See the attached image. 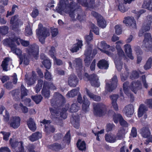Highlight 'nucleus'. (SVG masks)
<instances>
[{
  "mask_svg": "<svg viewBox=\"0 0 152 152\" xmlns=\"http://www.w3.org/2000/svg\"><path fill=\"white\" fill-rule=\"evenodd\" d=\"M72 0H61L58 6L56 8V10L60 14H61L63 11L67 13H68L70 16L72 18L75 17L73 14L75 12V10H73V4Z\"/></svg>",
  "mask_w": 152,
  "mask_h": 152,
  "instance_id": "f257e3e1",
  "label": "nucleus"
},
{
  "mask_svg": "<svg viewBox=\"0 0 152 152\" xmlns=\"http://www.w3.org/2000/svg\"><path fill=\"white\" fill-rule=\"evenodd\" d=\"M116 44V48L117 50L118 58H115L114 60L116 67L118 70L119 71L121 70L122 65L120 60L121 58L125 59L126 58L124 56V51L121 48V46L124 44L123 42L119 41L117 42Z\"/></svg>",
  "mask_w": 152,
  "mask_h": 152,
  "instance_id": "f03ea898",
  "label": "nucleus"
},
{
  "mask_svg": "<svg viewBox=\"0 0 152 152\" xmlns=\"http://www.w3.org/2000/svg\"><path fill=\"white\" fill-rule=\"evenodd\" d=\"M126 133V132L124 129L122 128L118 130L116 135L111 134H106L105 136V140L108 142L114 143L118 140L123 139Z\"/></svg>",
  "mask_w": 152,
  "mask_h": 152,
  "instance_id": "7ed1b4c3",
  "label": "nucleus"
},
{
  "mask_svg": "<svg viewBox=\"0 0 152 152\" xmlns=\"http://www.w3.org/2000/svg\"><path fill=\"white\" fill-rule=\"evenodd\" d=\"M128 83L127 82L123 84L124 91L125 94H126L127 96H130L131 98H132V95L129 93V88L134 93H136L137 91L141 88V83L137 82L135 80L132 83L129 87H128Z\"/></svg>",
  "mask_w": 152,
  "mask_h": 152,
  "instance_id": "20e7f679",
  "label": "nucleus"
},
{
  "mask_svg": "<svg viewBox=\"0 0 152 152\" xmlns=\"http://www.w3.org/2000/svg\"><path fill=\"white\" fill-rule=\"evenodd\" d=\"M36 33L39 41L42 43H44L45 38L50 35L48 30L43 27L41 23L39 24L38 28L36 30Z\"/></svg>",
  "mask_w": 152,
  "mask_h": 152,
  "instance_id": "39448f33",
  "label": "nucleus"
},
{
  "mask_svg": "<svg viewBox=\"0 0 152 152\" xmlns=\"http://www.w3.org/2000/svg\"><path fill=\"white\" fill-rule=\"evenodd\" d=\"M3 44L5 46L10 47L12 51L18 56H20L22 53V51L20 49L16 48L15 44V41L13 39L10 38L6 39L3 41Z\"/></svg>",
  "mask_w": 152,
  "mask_h": 152,
  "instance_id": "423d86ee",
  "label": "nucleus"
},
{
  "mask_svg": "<svg viewBox=\"0 0 152 152\" xmlns=\"http://www.w3.org/2000/svg\"><path fill=\"white\" fill-rule=\"evenodd\" d=\"M152 37L151 34L148 33H145V39L143 41L142 48L146 51H152Z\"/></svg>",
  "mask_w": 152,
  "mask_h": 152,
  "instance_id": "0eeeda50",
  "label": "nucleus"
},
{
  "mask_svg": "<svg viewBox=\"0 0 152 152\" xmlns=\"http://www.w3.org/2000/svg\"><path fill=\"white\" fill-rule=\"evenodd\" d=\"M63 141L62 146L60 144L55 143L53 145L52 148L56 151H58L62 149L66 144H69L70 141V135L69 132L66 134L64 138Z\"/></svg>",
  "mask_w": 152,
  "mask_h": 152,
  "instance_id": "6e6552de",
  "label": "nucleus"
},
{
  "mask_svg": "<svg viewBox=\"0 0 152 152\" xmlns=\"http://www.w3.org/2000/svg\"><path fill=\"white\" fill-rule=\"evenodd\" d=\"M83 79L86 81L90 80L92 86L97 87L99 86L100 83L98 81V77L95 74H94L89 76L88 74L86 73L83 75Z\"/></svg>",
  "mask_w": 152,
  "mask_h": 152,
  "instance_id": "1a4fd4ad",
  "label": "nucleus"
},
{
  "mask_svg": "<svg viewBox=\"0 0 152 152\" xmlns=\"http://www.w3.org/2000/svg\"><path fill=\"white\" fill-rule=\"evenodd\" d=\"M94 113L96 116H101L104 115L106 111L105 106L99 104L93 105Z\"/></svg>",
  "mask_w": 152,
  "mask_h": 152,
  "instance_id": "9d476101",
  "label": "nucleus"
},
{
  "mask_svg": "<svg viewBox=\"0 0 152 152\" xmlns=\"http://www.w3.org/2000/svg\"><path fill=\"white\" fill-rule=\"evenodd\" d=\"M56 88L55 86L50 83H48L45 82L42 90V94L45 97L48 98L50 95V92L48 89H50L52 90H54Z\"/></svg>",
  "mask_w": 152,
  "mask_h": 152,
  "instance_id": "9b49d317",
  "label": "nucleus"
},
{
  "mask_svg": "<svg viewBox=\"0 0 152 152\" xmlns=\"http://www.w3.org/2000/svg\"><path fill=\"white\" fill-rule=\"evenodd\" d=\"M117 77L114 76L111 80L106 83L105 89L109 91H111L117 86Z\"/></svg>",
  "mask_w": 152,
  "mask_h": 152,
  "instance_id": "f8f14e48",
  "label": "nucleus"
},
{
  "mask_svg": "<svg viewBox=\"0 0 152 152\" xmlns=\"http://www.w3.org/2000/svg\"><path fill=\"white\" fill-rule=\"evenodd\" d=\"M72 61H73L72 65L71 61L69 62V69H72L74 67L76 68V70L79 69L80 70L82 69L81 61L80 58H78L74 59L73 58Z\"/></svg>",
  "mask_w": 152,
  "mask_h": 152,
  "instance_id": "ddd939ff",
  "label": "nucleus"
},
{
  "mask_svg": "<svg viewBox=\"0 0 152 152\" xmlns=\"http://www.w3.org/2000/svg\"><path fill=\"white\" fill-rule=\"evenodd\" d=\"M134 0H123L118 1L117 2V5L119 10L121 12H124L127 10V9L126 8L125 5L131 3Z\"/></svg>",
  "mask_w": 152,
  "mask_h": 152,
  "instance_id": "4468645a",
  "label": "nucleus"
},
{
  "mask_svg": "<svg viewBox=\"0 0 152 152\" xmlns=\"http://www.w3.org/2000/svg\"><path fill=\"white\" fill-rule=\"evenodd\" d=\"M98 48L102 52L106 53L107 55L112 56L111 52L107 50V49L110 48V46L107 44L104 41H102L98 43Z\"/></svg>",
  "mask_w": 152,
  "mask_h": 152,
  "instance_id": "2eb2a0df",
  "label": "nucleus"
},
{
  "mask_svg": "<svg viewBox=\"0 0 152 152\" xmlns=\"http://www.w3.org/2000/svg\"><path fill=\"white\" fill-rule=\"evenodd\" d=\"M13 140L11 139L10 140V143L13 148H15V152H24V148L23 146V143L22 142H13Z\"/></svg>",
  "mask_w": 152,
  "mask_h": 152,
  "instance_id": "dca6fc26",
  "label": "nucleus"
},
{
  "mask_svg": "<svg viewBox=\"0 0 152 152\" xmlns=\"http://www.w3.org/2000/svg\"><path fill=\"white\" fill-rule=\"evenodd\" d=\"M10 24H11V28L15 30L16 28H17L19 26L21 25L23 23L18 19V15H15L11 18L10 21Z\"/></svg>",
  "mask_w": 152,
  "mask_h": 152,
  "instance_id": "f3484780",
  "label": "nucleus"
},
{
  "mask_svg": "<svg viewBox=\"0 0 152 152\" xmlns=\"http://www.w3.org/2000/svg\"><path fill=\"white\" fill-rule=\"evenodd\" d=\"M147 25L144 26L142 29L140 31L139 33V36L140 37L142 36L143 35V31H148L150 29L151 24L152 23V16H149L147 17Z\"/></svg>",
  "mask_w": 152,
  "mask_h": 152,
  "instance_id": "a211bd4d",
  "label": "nucleus"
},
{
  "mask_svg": "<svg viewBox=\"0 0 152 152\" xmlns=\"http://www.w3.org/2000/svg\"><path fill=\"white\" fill-rule=\"evenodd\" d=\"M38 46L35 44H34L30 46L29 47V50L27 51L30 55H33L36 59H37L38 57Z\"/></svg>",
  "mask_w": 152,
  "mask_h": 152,
  "instance_id": "6ab92c4d",
  "label": "nucleus"
},
{
  "mask_svg": "<svg viewBox=\"0 0 152 152\" xmlns=\"http://www.w3.org/2000/svg\"><path fill=\"white\" fill-rule=\"evenodd\" d=\"M113 119L114 122L115 123H118L119 121L120 124L124 127L128 126V124L124 120L120 114H115L113 115Z\"/></svg>",
  "mask_w": 152,
  "mask_h": 152,
  "instance_id": "aec40b11",
  "label": "nucleus"
},
{
  "mask_svg": "<svg viewBox=\"0 0 152 152\" xmlns=\"http://www.w3.org/2000/svg\"><path fill=\"white\" fill-rule=\"evenodd\" d=\"M20 119L19 117L15 116L12 117L10 120V126L14 129L18 128L20 125Z\"/></svg>",
  "mask_w": 152,
  "mask_h": 152,
  "instance_id": "412c9836",
  "label": "nucleus"
},
{
  "mask_svg": "<svg viewBox=\"0 0 152 152\" xmlns=\"http://www.w3.org/2000/svg\"><path fill=\"white\" fill-rule=\"evenodd\" d=\"M50 48L48 54L50 57L53 59L54 64L59 65L62 64V61L59 59H57L55 56L56 52L55 48L51 47Z\"/></svg>",
  "mask_w": 152,
  "mask_h": 152,
  "instance_id": "4be33fe9",
  "label": "nucleus"
},
{
  "mask_svg": "<svg viewBox=\"0 0 152 152\" xmlns=\"http://www.w3.org/2000/svg\"><path fill=\"white\" fill-rule=\"evenodd\" d=\"M41 123L45 125V131L47 133L50 132H53L55 131V129L49 125L50 123V121H47L45 119L40 122Z\"/></svg>",
  "mask_w": 152,
  "mask_h": 152,
  "instance_id": "5701e85b",
  "label": "nucleus"
},
{
  "mask_svg": "<svg viewBox=\"0 0 152 152\" xmlns=\"http://www.w3.org/2000/svg\"><path fill=\"white\" fill-rule=\"evenodd\" d=\"M123 23L126 26H132L133 28H136V23L133 17H127L124 18Z\"/></svg>",
  "mask_w": 152,
  "mask_h": 152,
  "instance_id": "b1692460",
  "label": "nucleus"
},
{
  "mask_svg": "<svg viewBox=\"0 0 152 152\" xmlns=\"http://www.w3.org/2000/svg\"><path fill=\"white\" fill-rule=\"evenodd\" d=\"M83 46L82 41L81 40H78L77 42L75 44L73 45L69 49L73 53L77 52Z\"/></svg>",
  "mask_w": 152,
  "mask_h": 152,
  "instance_id": "393cba45",
  "label": "nucleus"
},
{
  "mask_svg": "<svg viewBox=\"0 0 152 152\" xmlns=\"http://www.w3.org/2000/svg\"><path fill=\"white\" fill-rule=\"evenodd\" d=\"M12 39H13L18 45H19L20 43L21 45L24 46H27L29 44V42L28 41H26L21 39L17 37H15L13 36V37L10 38Z\"/></svg>",
  "mask_w": 152,
  "mask_h": 152,
  "instance_id": "a878e982",
  "label": "nucleus"
},
{
  "mask_svg": "<svg viewBox=\"0 0 152 152\" xmlns=\"http://www.w3.org/2000/svg\"><path fill=\"white\" fill-rule=\"evenodd\" d=\"M78 82L77 77L75 75H71L69 77L68 83L70 86L73 87H75Z\"/></svg>",
  "mask_w": 152,
  "mask_h": 152,
  "instance_id": "bb28decb",
  "label": "nucleus"
},
{
  "mask_svg": "<svg viewBox=\"0 0 152 152\" xmlns=\"http://www.w3.org/2000/svg\"><path fill=\"white\" fill-rule=\"evenodd\" d=\"M124 112L126 116L128 117H130V116L133 114L134 112L133 105L129 104L126 106L124 109Z\"/></svg>",
  "mask_w": 152,
  "mask_h": 152,
  "instance_id": "cd10ccee",
  "label": "nucleus"
},
{
  "mask_svg": "<svg viewBox=\"0 0 152 152\" xmlns=\"http://www.w3.org/2000/svg\"><path fill=\"white\" fill-rule=\"evenodd\" d=\"M124 51L127 56L131 59H133L134 57L132 53L131 45L129 44H126L124 45Z\"/></svg>",
  "mask_w": 152,
  "mask_h": 152,
  "instance_id": "c85d7f7f",
  "label": "nucleus"
},
{
  "mask_svg": "<svg viewBox=\"0 0 152 152\" xmlns=\"http://www.w3.org/2000/svg\"><path fill=\"white\" fill-rule=\"evenodd\" d=\"M26 76V81L28 85H31L35 83L36 80V77L35 72H32V75L31 77L28 78L27 77V76Z\"/></svg>",
  "mask_w": 152,
  "mask_h": 152,
  "instance_id": "c756f323",
  "label": "nucleus"
},
{
  "mask_svg": "<svg viewBox=\"0 0 152 152\" xmlns=\"http://www.w3.org/2000/svg\"><path fill=\"white\" fill-rule=\"evenodd\" d=\"M140 133L142 136L144 138H148L151 135L150 131L148 127H144L141 129Z\"/></svg>",
  "mask_w": 152,
  "mask_h": 152,
  "instance_id": "7c9ffc66",
  "label": "nucleus"
},
{
  "mask_svg": "<svg viewBox=\"0 0 152 152\" xmlns=\"http://www.w3.org/2000/svg\"><path fill=\"white\" fill-rule=\"evenodd\" d=\"M78 3L81 4V5L84 7H89L92 8L93 7V5L94 3V0H88L89 3L88 4L86 3V0H77Z\"/></svg>",
  "mask_w": 152,
  "mask_h": 152,
  "instance_id": "2f4dec72",
  "label": "nucleus"
},
{
  "mask_svg": "<svg viewBox=\"0 0 152 152\" xmlns=\"http://www.w3.org/2000/svg\"><path fill=\"white\" fill-rule=\"evenodd\" d=\"M9 63L11 64L12 61L11 60L8 58H5L2 61L1 66L4 70L7 71L10 69H8L7 67Z\"/></svg>",
  "mask_w": 152,
  "mask_h": 152,
  "instance_id": "473e14b6",
  "label": "nucleus"
},
{
  "mask_svg": "<svg viewBox=\"0 0 152 152\" xmlns=\"http://www.w3.org/2000/svg\"><path fill=\"white\" fill-rule=\"evenodd\" d=\"M91 50L90 48L89 50L86 49L85 52V55L86 56V58L84 61L86 64L90 62L91 60H92L93 57L90 56L91 55Z\"/></svg>",
  "mask_w": 152,
  "mask_h": 152,
  "instance_id": "72a5a7b5",
  "label": "nucleus"
},
{
  "mask_svg": "<svg viewBox=\"0 0 152 152\" xmlns=\"http://www.w3.org/2000/svg\"><path fill=\"white\" fill-rule=\"evenodd\" d=\"M97 66L100 69H106L108 67V64L107 61L102 60L98 62Z\"/></svg>",
  "mask_w": 152,
  "mask_h": 152,
  "instance_id": "f704fd0d",
  "label": "nucleus"
},
{
  "mask_svg": "<svg viewBox=\"0 0 152 152\" xmlns=\"http://www.w3.org/2000/svg\"><path fill=\"white\" fill-rule=\"evenodd\" d=\"M77 146L78 149L81 151H85L86 149V145L84 141L79 140L77 143Z\"/></svg>",
  "mask_w": 152,
  "mask_h": 152,
  "instance_id": "c9c22d12",
  "label": "nucleus"
},
{
  "mask_svg": "<svg viewBox=\"0 0 152 152\" xmlns=\"http://www.w3.org/2000/svg\"><path fill=\"white\" fill-rule=\"evenodd\" d=\"M42 134L39 132H36L33 134L29 137V139L32 142L36 141L42 137Z\"/></svg>",
  "mask_w": 152,
  "mask_h": 152,
  "instance_id": "e433bc0d",
  "label": "nucleus"
},
{
  "mask_svg": "<svg viewBox=\"0 0 152 152\" xmlns=\"http://www.w3.org/2000/svg\"><path fill=\"white\" fill-rule=\"evenodd\" d=\"M142 7L143 8L146 9L150 10H152V0L145 1Z\"/></svg>",
  "mask_w": 152,
  "mask_h": 152,
  "instance_id": "4c0bfd02",
  "label": "nucleus"
},
{
  "mask_svg": "<svg viewBox=\"0 0 152 152\" xmlns=\"http://www.w3.org/2000/svg\"><path fill=\"white\" fill-rule=\"evenodd\" d=\"M86 91L87 95L91 99H92L96 101H98L100 100L101 98L99 96L94 95L87 88L86 89Z\"/></svg>",
  "mask_w": 152,
  "mask_h": 152,
  "instance_id": "58836bf2",
  "label": "nucleus"
},
{
  "mask_svg": "<svg viewBox=\"0 0 152 152\" xmlns=\"http://www.w3.org/2000/svg\"><path fill=\"white\" fill-rule=\"evenodd\" d=\"M5 111V114L3 115L4 120L8 121L9 120V113L5 109V108L3 106H0V114H2L3 111Z\"/></svg>",
  "mask_w": 152,
  "mask_h": 152,
  "instance_id": "ea45409f",
  "label": "nucleus"
},
{
  "mask_svg": "<svg viewBox=\"0 0 152 152\" xmlns=\"http://www.w3.org/2000/svg\"><path fill=\"white\" fill-rule=\"evenodd\" d=\"M26 27L25 30V34L27 36L31 35L32 34L31 29L32 24L30 23L29 22L26 25Z\"/></svg>",
  "mask_w": 152,
  "mask_h": 152,
  "instance_id": "a19ab883",
  "label": "nucleus"
},
{
  "mask_svg": "<svg viewBox=\"0 0 152 152\" xmlns=\"http://www.w3.org/2000/svg\"><path fill=\"white\" fill-rule=\"evenodd\" d=\"M27 124L29 129L32 131H34L36 127L34 120L31 118H30L27 122Z\"/></svg>",
  "mask_w": 152,
  "mask_h": 152,
  "instance_id": "79ce46f5",
  "label": "nucleus"
},
{
  "mask_svg": "<svg viewBox=\"0 0 152 152\" xmlns=\"http://www.w3.org/2000/svg\"><path fill=\"white\" fill-rule=\"evenodd\" d=\"M72 117V124L75 128L77 129L79 126V118L78 115Z\"/></svg>",
  "mask_w": 152,
  "mask_h": 152,
  "instance_id": "37998d69",
  "label": "nucleus"
},
{
  "mask_svg": "<svg viewBox=\"0 0 152 152\" xmlns=\"http://www.w3.org/2000/svg\"><path fill=\"white\" fill-rule=\"evenodd\" d=\"M84 100L83 104V110L85 112H86L89 107L90 104V102L88 100L86 96H83Z\"/></svg>",
  "mask_w": 152,
  "mask_h": 152,
  "instance_id": "c03bdc74",
  "label": "nucleus"
},
{
  "mask_svg": "<svg viewBox=\"0 0 152 152\" xmlns=\"http://www.w3.org/2000/svg\"><path fill=\"white\" fill-rule=\"evenodd\" d=\"M147 110V108L144 104H142L140 105L138 113V116L139 117H141Z\"/></svg>",
  "mask_w": 152,
  "mask_h": 152,
  "instance_id": "a18cd8bd",
  "label": "nucleus"
},
{
  "mask_svg": "<svg viewBox=\"0 0 152 152\" xmlns=\"http://www.w3.org/2000/svg\"><path fill=\"white\" fill-rule=\"evenodd\" d=\"M50 110L51 113V118H57V116L58 115V110L55 107L53 108H50Z\"/></svg>",
  "mask_w": 152,
  "mask_h": 152,
  "instance_id": "49530a36",
  "label": "nucleus"
},
{
  "mask_svg": "<svg viewBox=\"0 0 152 152\" xmlns=\"http://www.w3.org/2000/svg\"><path fill=\"white\" fill-rule=\"evenodd\" d=\"M79 91L78 89H73L68 92L66 96L67 97H72L77 95Z\"/></svg>",
  "mask_w": 152,
  "mask_h": 152,
  "instance_id": "de8ad7c7",
  "label": "nucleus"
},
{
  "mask_svg": "<svg viewBox=\"0 0 152 152\" xmlns=\"http://www.w3.org/2000/svg\"><path fill=\"white\" fill-rule=\"evenodd\" d=\"M98 25L102 28H104L106 26V22L102 18V19L98 18L97 20Z\"/></svg>",
  "mask_w": 152,
  "mask_h": 152,
  "instance_id": "09e8293b",
  "label": "nucleus"
},
{
  "mask_svg": "<svg viewBox=\"0 0 152 152\" xmlns=\"http://www.w3.org/2000/svg\"><path fill=\"white\" fill-rule=\"evenodd\" d=\"M69 106V104H67L66 105L65 108H64L63 110V111L61 112L60 114V117L61 118H62L63 119H65L66 118V115L65 113V112L68 109Z\"/></svg>",
  "mask_w": 152,
  "mask_h": 152,
  "instance_id": "8fccbe9b",
  "label": "nucleus"
},
{
  "mask_svg": "<svg viewBox=\"0 0 152 152\" xmlns=\"http://www.w3.org/2000/svg\"><path fill=\"white\" fill-rule=\"evenodd\" d=\"M42 64L47 69H49L51 66V63L49 59H46L42 62Z\"/></svg>",
  "mask_w": 152,
  "mask_h": 152,
  "instance_id": "3c124183",
  "label": "nucleus"
},
{
  "mask_svg": "<svg viewBox=\"0 0 152 152\" xmlns=\"http://www.w3.org/2000/svg\"><path fill=\"white\" fill-rule=\"evenodd\" d=\"M43 83V81L42 80H39L38 81V83L36 86L35 90L36 92L37 93H38L42 88Z\"/></svg>",
  "mask_w": 152,
  "mask_h": 152,
  "instance_id": "603ef678",
  "label": "nucleus"
},
{
  "mask_svg": "<svg viewBox=\"0 0 152 152\" xmlns=\"http://www.w3.org/2000/svg\"><path fill=\"white\" fill-rule=\"evenodd\" d=\"M32 99L35 102L36 104H38L42 100V98L41 95L32 96Z\"/></svg>",
  "mask_w": 152,
  "mask_h": 152,
  "instance_id": "864d4df0",
  "label": "nucleus"
},
{
  "mask_svg": "<svg viewBox=\"0 0 152 152\" xmlns=\"http://www.w3.org/2000/svg\"><path fill=\"white\" fill-rule=\"evenodd\" d=\"M79 109V107L76 104H73L71 106L69 111L71 113H75L77 112Z\"/></svg>",
  "mask_w": 152,
  "mask_h": 152,
  "instance_id": "5fc2aeb1",
  "label": "nucleus"
},
{
  "mask_svg": "<svg viewBox=\"0 0 152 152\" xmlns=\"http://www.w3.org/2000/svg\"><path fill=\"white\" fill-rule=\"evenodd\" d=\"M8 28L7 26L0 27V33L2 35H5L8 32Z\"/></svg>",
  "mask_w": 152,
  "mask_h": 152,
  "instance_id": "6e6d98bb",
  "label": "nucleus"
},
{
  "mask_svg": "<svg viewBox=\"0 0 152 152\" xmlns=\"http://www.w3.org/2000/svg\"><path fill=\"white\" fill-rule=\"evenodd\" d=\"M21 98L22 99L23 96H26L27 95L28 91L25 88L23 85L21 86Z\"/></svg>",
  "mask_w": 152,
  "mask_h": 152,
  "instance_id": "4d7b16f0",
  "label": "nucleus"
},
{
  "mask_svg": "<svg viewBox=\"0 0 152 152\" xmlns=\"http://www.w3.org/2000/svg\"><path fill=\"white\" fill-rule=\"evenodd\" d=\"M54 96L56 99H58L60 101H64V97L58 93H55Z\"/></svg>",
  "mask_w": 152,
  "mask_h": 152,
  "instance_id": "13d9d810",
  "label": "nucleus"
},
{
  "mask_svg": "<svg viewBox=\"0 0 152 152\" xmlns=\"http://www.w3.org/2000/svg\"><path fill=\"white\" fill-rule=\"evenodd\" d=\"M115 32L118 35L121 34L122 32L121 26L118 25H117L115 26Z\"/></svg>",
  "mask_w": 152,
  "mask_h": 152,
  "instance_id": "bf43d9fd",
  "label": "nucleus"
},
{
  "mask_svg": "<svg viewBox=\"0 0 152 152\" xmlns=\"http://www.w3.org/2000/svg\"><path fill=\"white\" fill-rule=\"evenodd\" d=\"M115 126L113 124H108L106 126V130L108 132L112 131L114 128Z\"/></svg>",
  "mask_w": 152,
  "mask_h": 152,
  "instance_id": "052dcab7",
  "label": "nucleus"
},
{
  "mask_svg": "<svg viewBox=\"0 0 152 152\" xmlns=\"http://www.w3.org/2000/svg\"><path fill=\"white\" fill-rule=\"evenodd\" d=\"M136 54L137 56V62L138 63H139L142 60L141 57L140 56H139V55H141L142 54V52L141 50H136Z\"/></svg>",
  "mask_w": 152,
  "mask_h": 152,
  "instance_id": "680f3d73",
  "label": "nucleus"
},
{
  "mask_svg": "<svg viewBox=\"0 0 152 152\" xmlns=\"http://www.w3.org/2000/svg\"><path fill=\"white\" fill-rule=\"evenodd\" d=\"M139 74V73L136 71H134L130 75V78L132 79L137 78Z\"/></svg>",
  "mask_w": 152,
  "mask_h": 152,
  "instance_id": "e2e57ef3",
  "label": "nucleus"
},
{
  "mask_svg": "<svg viewBox=\"0 0 152 152\" xmlns=\"http://www.w3.org/2000/svg\"><path fill=\"white\" fill-rule=\"evenodd\" d=\"M137 135V129L135 127H133L131 130V132L130 134L131 137H135Z\"/></svg>",
  "mask_w": 152,
  "mask_h": 152,
  "instance_id": "0e129e2a",
  "label": "nucleus"
},
{
  "mask_svg": "<svg viewBox=\"0 0 152 152\" xmlns=\"http://www.w3.org/2000/svg\"><path fill=\"white\" fill-rule=\"evenodd\" d=\"M1 133H2L3 135V139L4 140H8L9 137L10 135V134L9 132H1Z\"/></svg>",
  "mask_w": 152,
  "mask_h": 152,
  "instance_id": "69168bd1",
  "label": "nucleus"
},
{
  "mask_svg": "<svg viewBox=\"0 0 152 152\" xmlns=\"http://www.w3.org/2000/svg\"><path fill=\"white\" fill-rule=\"evenodd\" d=\"M45 79L48 80H50L52 78L50 73L47 70H46V72L45 74Z\"/></svg>",
  "mask_w": 152,
  "mask_h": 152,
  "instance_id": "338daca9",
  "label": "nucleus"
},
{
  "mask_svg": "<svg viewBox=\"0 0 152 152\" xmlns=\"http://www.w3.org/2000/svg\"><path fill=\"white\" fill-rule=\"evenodd\" d=\"M51 33L52 37H55L58 33V30L56 28H52Z\"/></svg>",
  "mask_w": 152,
  "mask_h": 152,
  "instance_id": "774afa93",
  "label": "nucleus"
}]
</instances>
